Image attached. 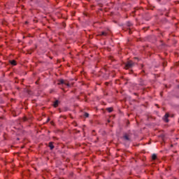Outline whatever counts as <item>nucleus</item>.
<instances>
[{"instance_id":"6e6552de","label":"nucleus","mask_w":179,"mask_h":179,"mask_svg":"<svg viewBox=\"0 0 179 179\" xmlns=\"http://www.w3.org/2000/svg\"><path fill=\"white\" fill-rule=\"evenodd\" d=\"M123 138L124 139H125V141H129V137L128 136V135H124Z\"/></svg>"},{"instance_id":"9d476101","label":"nucleus","mask_w":179,"mask_h":179,"mask_svg":"<svg viewBox=\"0 0 179 179\" xmlns=\"http://www.w3.org/2000/svg\"><path fill=\"white\" fill-rule=\"evenodd\" d=\"M101 36H107V33L103 31L101 32Z\"/></svg>"},{"instance_id":"7ed1b4c3","label":"nucleus","mask_w":179,"mask_h":179,"mask_svg":"<svg viewBox=\"0 0 179 179\" xmlns=\"http://www.w3.org/2000/svg\"><path fill=\"white\" fill-rule=\"evenodd\" d=\"M164 121H165V122H169V113H166L164 115Z\"/></svg>"},{"instance_id":"20e7f679","label":"nucleus","mask_w":179,"mask_h":179,"mask_svg":"<svg viewBox=\"0 0 179 179\" xmlns=\"http://www.w3.org/2000/svg\"><path fill=\"white\" fill-rule=\"evenodd\" d=\"M10 64H11V65H13L14 66L17 65L16 64V60H11L10 62Z\"/></svg>"},{"instance_id":"39448f33","label":"nucleus","mask_w":179,"mask_h":179,"mask_svg":"<svg viewBox=\"0 0 179 179\" xmlns=\"http://www.w3.org/2000/svg\"><path fill=\"white\" fill-rule=\"evenodd\" d=\"M59 102L58 101H55L53 103V107L57 108L58 107Z\"/></svg>"},{"instance_id":"f257e3e1","label":"nucleus","mask_w":179,"mask_h":179,"mask_svg":"<svg viewBox=\"0 0 179 179\" xmlns=\"http://www.w3.org/2000/svg\"><path fill=\"white\" fill-rule=\"evenodd\" d=\"M133 66L134 62H132V61H129L125 64V69H129V68H132Z\"/></svg>"},{"instance_id":"9b49d317","label":"nucleus","mask_w":179,"mask_h":179,"mask_svg":"<svg viewBox=\"0 0 179 179\" xmlns=\"http://www.w3.org/2000/svg\"><path fill=\"white\" fill-rule=\"evenodd\" d=\"M85 117H86V118H87L88 117H89V113H85Z\"/></svg>"},{"instance_id":"f03ea898","label":"nucleus","mask_w":179,"mask_h":179,"mask_svg":"<svg viewBox=\"0 0 179 179\" xmlns=\"http://www.w3.org/2000/svg\"><path fill=\"white\" fill-rule=\"evenodd\" d=\"M58 85H66V86H69V84L65 83V81H64V80H60L59 81Z\"/></svg>"},{"instance_id":"0eeeda50","label":"nucleus","mask_w":179,"mask_h":179,"mask_svg":"<svg viewBox=\"0 0 179 179\" xmlns=\"http://www.w3.org/2000/svg\"><path fill=\"white\" fill-rule=\"evenodd\" d=\"M49 148H50V150H52V149H54V144H52V143H50Z\"/></svg>"},{"instance_id":"1a4fd4ad","label":"nucleus","mask_w":179,"mask_h":179,"mask_svg":"<svg viewBox=\"0 0 179 179\" xmlns=\"http://www.w3.org/2000/svg\"><path fill=\"white\" fill-rule=\"evenodd\" d=\"M107 110L108 113H111L113 111V108H108Z\"/></svg>"},{"instance_id":"423d86ee","label":"nucleus","mask_w":179,"mask_h":179,"mask_svg":"<svg viewBox=\"0 0 179 179\" xmlns=\"http://www.w3.org/2000/svg\"><path fill=\"white\" fill-rule=\"evenodd\" d=\"M156 159H157V155H156V154H153L152 155V160H156Z\"/></svg>"}]
</instances>
